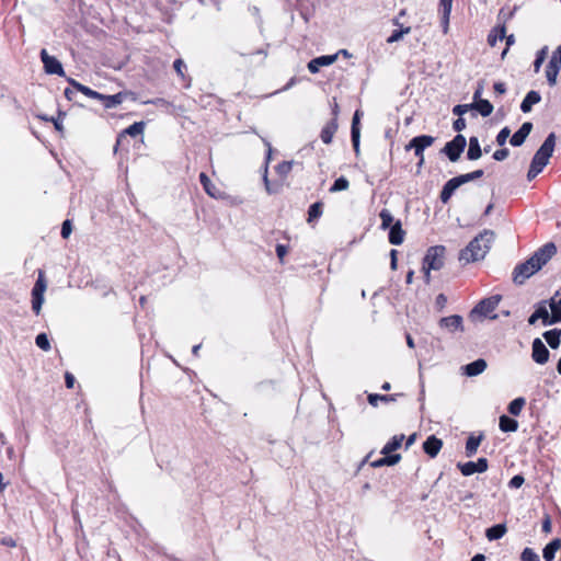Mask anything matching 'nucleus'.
Returning a JSON list of instances; mask_svg holds the SVG:
<instances>
[{
	"instance_id": "1",
	"label": "nucleus",
	"mask_w": 561,
	"mask_h": 561,
	"mask_svg": "<svg viewBox=\"0 0 561 561\" xmlns=\"http://www.w3.org/2000/svg\"><path fill=\"white\" fill-rule=\"evenodd\" d=\"M557 253V247L553 242H548L540 247L525 262L519 263L513 270V282L516 285H523L528 278L540 271Z\"/></svg>"
},
{
	"instance_id": "2",
	"label": "nucleus",
	"mask_w": 561,
	"mask_h": 561,
	"mask_svg": "<svg viewBox=\"0 0 561 561\" xmlns=\"http://www.w3.org/2000/svg\"><path fill=\"white\" fill-rule=\"evenodd\" d=\"M495 240L493 230L484 229L469 244L460 251L459 261L465 263L476 262L484 259L492 242Z\"/></svg>"
},
{
	"instance_id": "3",
	"label": "nucleus",
	"mask_w": 561,
	"mask_h": 561,
	"mask_svg": "<svg viewBox=\"0 0 561 561\" xmlns=\"http://www.w3.org/2000/svg\"><path fill=\"white\" fill-rule=\"evenodd\" d=\"M445 251L446 249L443 245H434L426 251L423 259V272L426 284L431 282V271H438L444 266Z\"/></svg>"
},
{
	"instance_id": "4",
	"label": "nucleus",
	"mask_w": 561,
	"mask_h": 561,
	"mask_svg": "<svg viewBox=\"0 0 561 561\" xmlns=\"http://www.w3.org/2000/svg\"><path fill=\"white\" fill-rule=\"evenodd\" d=\"M554 146L556 135L554 133H550L545 139L543 144L540 146V148L536 151L530 164L542 171L543 168L549 163V159L553 153Z\"/></svg>"
},
{
	"instance_id": "5",
	"label": "nucleus",
	"mask_w": 561,
	"mask_h": 561,
	"mask_svg": "<svg viewBox=\"0 0 561 561\" xmlns=\"http://www.w3.org/2000/svg\"><path fill=\"white\" fill-rule=\"evenodd\" d=\"M471 181H474L471 172L448 180L439 194L442 203L447 204L457 188Z\"/></svg>"
},
{
	"instance_id": "6",
	"label": "nucleus",
	"mask_w": 561,
	"mask_h": 561,
	"mask_svg": "<svg viewBox=\"0 0 561 561\" xmlns=\"http://www.w3.org/2000/svg\"><path fill=\"white\" fill-rule=\"evenodd\" d=\"M500 301H501L500 295L484 298L471 310L469 317L471 319H474L477 316L490 317L491 319H496V314L491 316V313L496 309Z\"/></svg>"
},
{
	"instance_id": "7",
	"label": "nucleus",
	"mask_w": 561,
	"mask_h": 561,
	"mask_svg": "<svg viewBox=\"0 0 561 561\" xmlns=\"http://www.w3.org/2000/svg\"><path fill=\"white\" fill-rule=\"evenodd\" d=\"M466 145V137L461 134H458L454 137L453 140L446 142L442 149V152L446 154L451 162H456L459 160L461 153L463 152Z\"/></svg>"
},
{
	"instance_id": "8",
	"label": "nucleus",
	"mask_w": 561,
	"mask_h": 561,
	"mask_svg": "<svg viewBox=\"0 0 561 561\" xmlns=\"http://www.w3.org/2000/svg\"><path fill=\"white\" fill-rule=\"evenodd\" d=\"M435 141V138L430 135H421L412 138L410 142L405 146V150H414V154L417 158L424 157V150L427 147H431Z\"/></svg>"
},
{
	"instance_id": "9",
	"label": "nucleus",
	"mask_w": 561,
	"mask_h": 561,
	"mask_svg": "<svg viewBox=\"0 0 561 561\" xmlns=\"http://www.w3.org/2000/svg\"><path fill=\"white\" fill-rule=\"evenodd\" d=\"M41 59L44 65L46 73L58 76L65 75L61 62L54 56H50L46 49H42Z\"/></svg>"
},
{
	"instance_id": "10",
	"label": "nucleus",
	"mask_w": 561,
	"mask_h": 561,
	"mask_svg": "<svg viewBox=\"0 0 561 561\" xmlns=\"http://www.w3.org/2000/svg\"><path fill=\"white\" fill-rule=\"evenodd\" d=\"M550 352L543 344V342L536 337L531 345V358L539 365H545L549 360Z\"/></svg>"
},
{
	"instance_id": "11",
	"label": "nucleus",
	"mask_w": 561,
	"mask_h": 561,
	"mask_svg": "<svg viewBox=\"0 0 561 561\" xmlns=\"http://www.w3.org/2000/svg\"><path fill=\"white\" fill-rule=\"evenodd\" d=\"M461 473L466 477L471 476L476 472L482 473L488 470V459L479 458L476 462L468 461L465 463L459 462L457 465Z\"/></svg>"
},
{
	"instance_id": "12",
	"label": "nucleus",
	"mask_w": 561,
	"mask_h": 561,
	"mask_svg": "<svg viewBox=\"0 0 561 561\" xmlns=\"http://www.w3.org/2000/svg\"><path fill=\"white\" fill-rule=\"evenodd\" d=\"M438 324L442 329H445L450 333L456 331L463 332L465 330L462 317L459 314L444 317L439 320Z\"/></svg>"
},
{
	"instance_id": "13",
	"label": "nucleus",
	"mask_w": 561,
	"mask_h": 561,
	"mask_svg": "<svg viewBox=\"0 0 561 561\" xmlns=\"http://www.w3.org/2000/svg\"><path fill=\"white\" fill-rule=\"evenodd\" d=\"M336 59H337V54L319 56V57L311 59L308 62L307 67L311 73H317V72H319L321 67L330 66V65L334 64L336 61Z\"/></svg>"
},
{
	"instance_id": "14",
	"label": "nucleus",
	"mask_w": 561,
	"mask_h": 561,
	"mask_svg": "<svg viewBox=\"0 0 561 561\" xmlns=\"http://www.w3.org/2000/svg\"><path fill=\"white\" fill-rule=\"evenodd\" d=\"M533 129V124L530 122H525L520 128L515 131V134L511 137V145L514 146V147H519L522 146L526 138L528 137V135L530 134Z\"/></svg>"
},
{
	"instance_id": "15",
	"label": "nucleus",
	"mask_w": 561,
	"mask_h": 561,
	"mask_svg": "<svg viewBox=\"0 0 561 561\" xmlns=\"http://www.w3.org/2000/svg\"><path fill=\"white\" fill-rule=\"evenodd\" d=\"M443 447L442 439L437 438L435 435H431L423 443V449L425 454H427L431 458H434L438 455Z\"/></svg>"
},
{
	"instance_id": "16",
	"label": "nucleus",
	"mask_w": 561,
	"mask_h": 561,
	"mask_svg": "<svg viewBox=\"0 0 561 561\" xmlns=\"http://www.w3.org/2000/svg\"><path fill=\"white\" fill-rule=\"evenodd\" d=\"M539 319L542 320V323L545 325H550V317H549V312H548V309L546 307V302L542 301L538 305L537 309L535 310V312L528 318V323L530 325L535 324Z\"/></svg>"
},
{
	"instance_id": "17",
	"label": "nucleus",
	"mask_w": 561,
	"mask_h": 561,
	"mask_svg": "<svg viewBox=\"0 0 561 561\" xmlns=\"http://www.w3.org/2000/svg\"><path fill=\"white\" fill-rule=\"evenodd\" d=\"M405 231L402 229L400 220H397L389 229V242L400 245L404 241Z\"/></svg>"
},
{
	"instance_id": "18",
	"label": "nucleus",
	"mask_w": 561,
	"mask_h": 561,
	"mask_svg": "<svg viewBox=\"0 0 561 561\" xmlns=\"http://www.w3.org/2000/svg\"><path fill=\"white\" fill-rule=\"evenodd\" d=\"M199 182L210 197L218 198L221 196L220 190L210 181L206 173L202 172L199 174Z\"/></svg>"
},
{
	"instance_id": "19",
	"label": "nucleus",
	"mask_w": 561,
	"mask_h": 561,
	"mask_svg": "<svg viewBox=\"0 0 561 561\" xmlns=\"http://www.w3.org/2000/svg\"><path fill=\"white\" fill-rule=\"evenodd\" d=\"M486 362L482 358H479L463 366V370L467 376L474 377L482 374L486 369Z\"/></svg>"
},
{
	"instance_id": "20",
	"label": "nucleus",
	"mask_w": 561,
	"mask_h": 561,
	"mask_svg": "<svg viewBox=\"0 0 561 561\" xmlns=\"http://www.w3.org/2000/svg\"><path fill=\"white\" fill-rule=\"evenodd\" d=\"M126 95H127L126 92H118L113 95L101 94V98H99V101L103 102V105L105 108H113V107L117 106L118 104H121L125 100Z\"/></svg>"
},
{
	"instance_id": "21",
	"label": "nucleus",
	"mask_w": 561,
	"mask_h": 561,
	"mask_svg": "<svg viewBox=\"0 0 561 561\" xmlns=\"http://www.w3.org/2000/svg\"><path fill=\"white\" fill-rule=\"evenodd\" d=\"M358 125H359V111H356L353 116L352 128H351L352 144H353L355 152L359 151L360 130H359Z\"/></svg>"
},
{
	"instance_id": "22",
	"label": "nucleus",
	"mask_w": 561,
	"mask_h": 561,
	"mask_svg": "<svg viewBox=\"0 0 561 561\" xmlns=\"http://www.w3.org/2000/svg\"><path fill=\"white\" fill-rule=\"evenodd\" d=\"M540 101L541 96L539 92L534 90L529 91L520 104L522 112L529 113L531 111L533 105L539 103Z\"/></svg>"
},
{
	"instance_id": "23",
	"label": "nucleus",
	"mask_w": 561,
	"mask_h": 561,
	"mask_svg": "<svg viewBox=\"0 0 561 561\" xmlns=\"http://www.w3.org/2000/svg\"><path fill=\"white\" fill-rule=\"evenodd\" d=\"M337 130V122L336 118H332L321 130V140L329 145L332 142L333 136Z\"/></svg>"
},
{
	"instance_id": "24",
	"label": "nucleus",
	"mask_w": 561,
	"mask_h": 561,
	"mask_svg": "<svg viewBox=\"0 0 561 561\" xmlns=\"http://www.w3.org/2000/svg\"><path fill=\"white\" fill-rule=\"evenodd\" d=\"M264 144L265 146L267 147V154H266V159H265V169H264V175H263V181H264V185H265V190L268 194H274L276 193L278 190L277 187H274L268 178H267V165H268V162L271 161L272 159V146L268 141L264 140Z\"/></svg>"
},
{
	"instance_id": "25",
	"label": "nucleus",
	"mask_w": 561,
	"mask_h": 561,
	"mask_svg": "<svg viewBox=\"0 0 561 561\" xmlns=\"http://www.w3.org/2000/svg\"><path fill=\"white\" fill-rule=\"evenodd\" d=\"M561 549V539L554 538L550 541L542 551V557L546 561H553L556 552Z\"/></svg>"
},
{
	"instance_id": "26",
	"label": "nucleus",
	"mask_w": 561,
	"mask_h": 561,
	"mask_svg": "<svg viewBox=\"0 0 561 561\" xmlns=\"http://www.w3.org/2000/svg\"><path fill=\"white\" fill-rule=\"evenodd\" d=\"M68 82L70 83V85L73 89H76V91L81 92L82 94H84L88 98L95 99V100H99V98H101V93L90 89L87 85L81 84L80 82L76 81L75 79L70 78V79H68Z\"/></svg>"
},
{
	"instance_id": "27",
	"label": "nucleus",
	"mask_w": 561,
	"mask_h": 561,
	"mask_svg": "<svg viewBox=\"0 0 561 561\" xmlns=\"http://www.w3.org/2000/svg\"><path fill=\"white\" fill-rule=\"evenodd\" d=\"M482 156V150L479 144V139L477 137H470L469 139V148L467 151V158L471 161L480 159Z\"/></svg>"
},
{
	"instance_id": "28",
	"label": "nucleus",
	"mask_w": 561,
	"mask_h": 561,
	"mask_svg": "<svg viewBox=\"0 0 561 561\" xmlns=\"http://www.w3.org/2000/svg\"><path fill=\"white\" fill-rule=\"evenodd\" d=\"M507 531V528L504 524H496L486 529L485 536L490 541L497 540L502 538Z\"/></svg>"
},
{
	"instance_id": "29",
	"label": "nucleus",
	"mask_w": 561,
	"mask_h": 561,
	"mask_svg": "<svg viewBox=\"0 0 561 561\" xmlns=\"http://www.w3.org/2000/svg\"><path fill=\"white\" fill-rule=\"evenodd\" d=\"M404 435H394L381 449L382 455H389L401 447Z\"/></svg>"
},
{
	"instance_id": "30",
	"label": "nucleus",
	"mask_w": 561,
	"mask_h": 561,
	"mask_svg": "<svg viewBox=\"0 0 561 561\" xmlns=\"http://www.w3.org/2000/svg\"><path fill=\"white\" fill-rule=\"evenodd\" d=\"M505 33H506V27L505 25H500V26H496L494 27L490 34L488 35V44L490 46H495L497 41H502L504 39L505 37Z\"/></svg>"
},
{
	"instance_id": "31",
	"label": "nucleus",
	"mask_w": 561,
	"mask_h": 561,
	"mask_svg": "<svg viewBox=\"0 0 561 561\" xmlns=\"http://www.w3.org/2000/svg\"><path fill=\"white\" fill-rule=\"evenodd\" d=\"M543 337L551 348H558L560 345L561 330L552 329L543 333Z\"/></svg>"
},
{
	"instance_id": "32",
	"label": "nucleus",
	"mask_w": 561,
	"mask_h": 561,
	"mask_svg": "<svg viewBox=\"0 0 561 561\" xmlns=\"http://www.w3.org/2000/svg\"><path fill=\"white\" fill-rule=\"evenodd\" d=\"M471 107L477 110L483 117L490 116L493 112V105L484 99H480Z\"/></svg>"
},
{
	"instance_id": "33",
	"label": "nucleus",
	"mask_w": 561,
	"mask_h": 561,
	"mask_svg": "<svg viewBox=\"0 0 561 561\" xmlns=\"http://www.w3.org/2000/svg\"><path fill=\"white\" fill-rule=\"evenodd\" d=\"M483 439V435L480 434L479 436H473V435H470L467 439V443H466V455L467 457H472L476 453H477V449L481 443V440Z\"/></svg>"
},
{
	"instance_id": "34",
	"label": "nucleus",
	"mask_w": 561,
	"mask_h": 561,
	"mask_svg": "<svg viewBox=\"0 0 561 561\" xmlns=\"http://www.w3.org/2000/svg\"><path fill=\"white\" fill-rule=\"evenodd\" d=\"M399 394H378V393H370L368 394V402L370 405L373 407H377L378 405V402H385V403H388V402H393L397 400V397Z\"/></svg>"
},
{
	"instance_id": "35",
	"label": "nucleus",
	"mask_w": 561,
	"mask_h": 561,
	"mask_svg": "<svg viewBox=\"0 0 561 561\" xmlns=\"http://www.w3.org/2000/svg\"><path fill=\"white\" fill-rule=\"evenodd\" d=\"M499 425L503 432H515L518 427L517 421L506 415L500 417Z\"/></svg>"
},
{
	"instance_id": "36",
	"label": "nucleus",
	"mask_w": 561,
	"mask_h": 561,
	"mask_svg": "<svg viewBox=\"0 0 561 561\" xmlns=\"http://www.w3.org/2000/svg\"><path fill=\"white\" fill-rule=\"evenodd\" d=\"M550 308L552 312L550 317V323L554 324L561 322V298L558 301L551 299Z\"/></svg>"
},
{
	"instance_id": "37",
	"label": "nucleus",
	"mask_w": 561,
	"mask_h": 561,
	"mask_svg": "<svg viewBox=\"0 0 561 561\" xmlns=\"http://www.w3.org/2000/svg\"><path fill=\"white\" fill-rule=\"evenodd\" d=\"M559 71L560 68L558 66L548 62L546 68V78L550 87L556 85Z\"/></svg>"
},
{
	"instance_id": "38",
	"label": "nucleus",
	"mask_w": 561,
	"mask_h": 561,
	"mask_svg": "<svg viewBox=\"0 0 561 561\" xmlns=\"http://www.w3.org/2000/svg\"><path fill=\"white\" fill-rule=\"evenodd\" d=\"M323 204L321 202L313 203L308 210V222L317 220L322 215Z\"/></svg>"
},
{
	"instance_id": "39",
	"label": "nucleus",
	"mask_w": 561,
	"mask_h": 561,
	"mask_svg": "<svg viewBox=\"0 0 561 561\" xmlns=\"http://www.w3.org/2000/svg\"><path fill=\"white\" fill-rule=\"evenodd\" d=\"M525 403H526V401L522 397L514 399L508 404V412L512 415H515V416L519 415L522 410H523V408H524V405H525Z\"/></svg>"
},
{
	"instance_id": "40",
	"label": "nucleus",
	"mask_w": 561,
	"mask_h": 561,
	"mask_svg": "<svg viewBox=\"0 0 561 561\" xmlns=\"http://www.w3.org/2000/svg\"><path fill=\"white\" fill-rule=\"evenodd\" d=\"M379 217L381 219V225H380V228L382 230H386V229H390L391 226L394 224L393 222V216L391 215V213L388 210V209H382L379 214Z\"/></svg>"
},
{
	"instance_id": "41",
	"label": "nucleus",
	"mask_w": 561,
	"mask_h": 561,
	"mask_svg": "<svg viewBox=\"0 0 561 561\" xmlns=\"http://www.w3.org/2000/svg\"><path fill=\"white\" fill-rule=\"evenodd\" d=\"M145 130V123L144 122H136L134 124H131L130 126H128L124 133L131 136V137H137L139 135H141Z\"/></svg>"
},
{
	"instance_id": "42",
	"label": "nucleus",
	"mask_w": 561,
	"mask_h": 561,
	"mask_svg": "<svg viewBox=\"0 0 561 561\" xmlns=\"http://www.w3.org/2000/svg\"><path fill=\"white\" fill-rule=\"evenodd\" d=\"M348 186H350L348 180L345 176H340L339 179H336L334 181L333 185L330 187V192L335 193V192H340V191H345L348 188Z\"/></svg>"
},
{
	"instance_id": "43",
	"label": "nucleus",
	"mask_w": 561,
	"mask_h": 561,
	"mask_svg": "<svg viewBox=\"0 0 561 561\" xmlns=\"http://www.w3.org/2000/svg\"><path fill=\"white\" fill-rule=\"evenodd\" d=\"M293 161H283L277 164L275 170L280 178H286L290 173Z\"/></svg>"
},
{
	"instance_id": "44",
	"label": "nucleus",
	"mask_w": 561,
	"mask_h": 561,
	"mask_svg": "<svg viewBox=\"0 0 561 561\" xmlns=\"http://www.w3.org/2000/svg\"><path fill=\"white\" fill-rule=\"evenodd\" d=\"M547 50H548V47L545 46L543 48H541L538 53H537V56H536V59L534 61V70L535 72H539L540 68H541V65L543 64L545 59H546V56H547Z\"/></svg>"
},
{
	"instance_id": "45",
	"label": "nucleus",
	"mask_w": 561,
	"mask_h": 561,
	"mask_svg": "<svg viewBox=\"0 0 561 561\" xmlns=\"http://www.w3.org/2000/svg\"><path fill=\"white\" fill-rule=\"evenodd\" d=\"M45 290H46V283L44 280L43 273L39 272L38 279L36 280L35 285L32 289V295H44Z\"/></svg>"
},
{
	"instance_id": "46",
	"label": "nucleus",
	"mask_w": 561,
	"mask_h": 561,
	"mask_svg": "<svg viewBox=\"0 0 561 561\" xmlns=\"http://www.w3.org/2000/svg\"><path fill=\"white\" fill-rule=\"evenodd\" d=\"M35 343H36V345H37L41 350H43V351H45V352H47V351H49V350H50V343H49V340H48L47 334H45V333H39V334L36 336V339H35Z\"/></svg>"
},
{
	"instance_id": "47",
	"label": "nucleus",
	"mask_w": 561,
	"mask_h": 561,
	"mask_svg": "<svg viewBox=\"0 0 561 561\" xmlns=\"http://www.w3.org/2000/svg\"><path fill=\"white\" fill-rule=\"evenodd\" d=\"M520 559L522 561H539V556L531 548H525Z\"/></svg>"
},
{
	"instance_id": "48",
	"label": "nucleus",
	"mask_w": 561,
	"mask_h": 561,
	"mask_svg": "<svg viewBox=\"0 0 561 561\" xmlns=\"http://www.w3.org/2000/svg\"><path fill=\"white\" fill-rule=\"evenodd\" d=\"M44 302V295H32V309L38 314Z\"/></svg>"
},
{
	"instance_id": "49",
	"label": "nucleus",
	"mask_w": 561,
	"mask_h": 561,
	"mask_svg": "<svg viewBox=\"0 0 561 561\" xmlns=\"http://www.w3.org/2000/svg\"><path fill=\"white\" fill-rule=\"evenodd\" d=\"M511 135V129L506 126L503 127L496 136V142L499 146H504L506 144L507 138Z\"/></svg>"
},
{
	"instance_id": "50",
	"label": "nucleus",
	"mask_w": 561,
	"mask_h": 561,
	"mask_svg": "<svg viewBox=\"0 0 561 561\" xmlns=\"http://www.w3.org/2000/svg\"><path fill=\"white\" fill-rule=\"evenodd\" d=\"M454 0H439L438 10L440 14H450Z\"/></svg>"
},
{
	"instance_id": "51",
	"label": "nucleus",
	"mask_w": 561,
	"mask_h": 561,
	"mask_svg": "<svg viewBox=\"0 0 561 561\" xmlns=\"http://www.w3.org/2000/svg\"><path fill=\"white\" fill-rule=\"evenodd\" d=\"M144 104H152V105L160 106V107H170L171 106V103L168 100L162 99V98H157L153 100L145 101Z\"/></svg>"
},
{
	"instance_id": "52",
	"label": "nucleus",
	"mask_w": 561,
	"mask_h": 561,
	"mask_svg": "<svg viewBox=\"0 0 561 561\" xmlns=\"http://www.w3.org/2000/svg\"><path fill=\"white\" fill-rule=\"evenodd\" d=\"M524 477L522 474H516L510 480L508 486L512 489H518L524 484Z\"/></svg>"
},
{
	"instance_id": "53",
	"label": "nucleus",
	"mask_w": 561,
	"mask_h": 561,
	"mask_svg": "<svg viewBox=\"0 0 561 561\" xmlns=\"http://www.w3.org/2000/svg\"><path fill=\"white\" fill-rule=\"evenodd\" d=\"M549 62L552 64V65L558 66L559 68H561V44L553 51Z\"/></svg>"
},
{
	"instance_id": "54",
	"label": "nucleus",
	"mask_w": 561,
	"mask_h": 561,
	"mask_svg": "<svg viewBox=\"0 0 561 561\" xmlns=\"http://www.w3.org/2000/svg\"><path fill=\"white\" fill-rule=\"evenodd\" d=\"M72 231V225L69 219L65 220L61 226V237L68 239Z\"/></svg>"
},
{
	"instance_id": "55",
	"label": "nucleus",
	"mask_w": 561,
	"mask_h": 561,
	"mask_svg": "<svg viewBox=\"0 0 561 561\" xmlns=\"http://www.w3.org/2000/svg\"><path fill=\"white\" fill-rule=\"evenodd\" d=\"M185 64L182 59H175L173 62V68L176 71L178 76H180L182 79L185 78L183 70L185 69Z\"/></svg>"
},
{
	"instance_id": "56",
	"label": "nucleus",
	"mask_w": 561,
	"mask_h": 561,
	"mask_svg": "<svg viewBox=\"0 0 561 561\" xmlns=\"http://www.w3.org/2000/svg\"><path fill=\"white\" fill-rule=\"evenodd\" d=\"M508 154H510L508 149H506V148L499 149L493 153V159L496 161H503L508 157Z\"/></svg>"
},
{
	"instance_id": "57",
	"label": "nucleus",
	"mask_w": 561,
	"mask_h": 561,
	"mask_svg": "<svg viewBox=\"0 0 561 561\" xmlns=\"http://www.w3.org/2000/svg\"><path fill=\"white\" fill-rule=\"evenodd\" d=\"M469 108H472L471 104L470 105L469 104H460V105H456L453 108V112H454L455 115H458L459 117H461V115L467 113Z\"/></svg>"
},
{
	"instance_id": "58",
	"label": "nucleus",
	"mask_w": 561,
	"mask_h": 561,
	"mask_svg": "<svg viewBox=\"0 0 561 561\" xmlns=\"http://www.w3.org/2000/svg\"><path fill=\"white\" fill-rule=\"evenodd\" d=\"M386 457V462H387V466H393L396 463H398L401 459V456L399 454H394V455H385Z\"/></svg>"
},
{
	"instance_id": "59",
	"label": "nucleus",
	"mask_w": 561,
	"mask_h": 561,
	"mask_svg": "<svg viewBox=\"0 0 561 561\" xmlns=\"http://www.w3.org/2000/svg\"><path fill=\"white\" fill-rule=\"evenodd\" d=\"M453 128L456 130V131H461L466 128V121L465 118L462 117H458L454 124H453Z\"/></svg>"
},
{
	"instance_id": "60",
	"label": "nucleus",
	"mask_w": 561,
	"mask_h": 561,
	"mask_svg": "<svg viewBox=\"0 0 561 561\" xmlns=\"http://www.w3.org/2000/svg\"><path fill=\"white\" fill-rule=\"evenodd\" d=\"M402 38H403V36L401 35V33L398 32V30H394L392 32V34L387 38V43L392 44V43L401 41Z\"/></svg>"
},
{
	"instance_id": "61",
	"label": "nucleus",
	"mask_w": 561,
	"mask_h": 561,
	"mask_svg": "<svg viewBox=\"0 0 561 561\" xmlns=\"http://www.w3.org/2000/svg\"><path fill=\"white\" fill-rule=\"evenodd\" d=\"M540 172H541L540 169H538V168H536V167L530 164L528 173H527L528 181L534 180Z\"/></svg>"
},
{
	"instance_id": "62",
	"label": "nucleus",
	"mask_w": 561,
	"mask_h": 561,
	"mask_svg": "<svg viewBox=\"0 0 561 561\" xmlns=\"http://www.w3.org/2000/svg\"><path fill=\"white\" fill-rule=\"evenodd\" d=\"M287 253V247L284 244H277L276 245V254L280 261H283L284 256Z\"/></svg>"
},
{
	"instance_id": "63",
	"label": "nucleus",
	"mask_w": 561,
	"mask_h": 561,
	"mask_svg": "<svg viewBox=\"0 0 561 561\" xmlns=\"http://www.w3.org/2000/svg\"><path fill=\"white\" fill-rule=\"evenodd\" d=\"M447 302V298L444 294H439L437 297H436V306L439 308V309H443L445 307Z\"/></svg>"
},
{
	"instance_id": "64",
	"label": "nucleus",
	"mask_w": 561,
	"mask_h": 561,
	"mask_svg": "<svg viewBox=\"0 0 561 561\" xmlns=\"http://www.w3.org/2000/svg\"><path fill=\"white\" fill-rule=\"evenodd\" d=\"M493 88H494V91L499 94H504L506 92V87H505V83H503V82H495Z\"/></svg>"
}]
</instances>
